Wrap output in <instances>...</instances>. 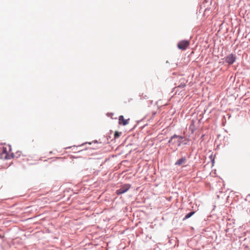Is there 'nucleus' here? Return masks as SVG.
Returning a JSON list of instances; mask_svg holds the SVG:
<instances>
[{
    "label": "nucleus",
    "mask_w": 250,
    "mask_h": 250,
    "mask_svg": "<svg viewBox=\"0 0 250 250\" xmlns=\"http://www.w3.org/2000/svg\"><path fill=\"white\" fill-rule=\"evenodd\" d=\"M177 66V64L176 63L173 66L174 67H175Z\"/></svg>",
    "instance_id": "1a4fd4ad"
},
{
    "label": "nucleus",
    "mask_w": 250,
    "mask_h": 250,
    "mask_svg": "<svg viewBox=\"0 0 250 250\" xmlns=\"http://www.w3.org/2000/svg\"><path fill=\"white\" fill-rule=\"evenodd\" d=\"M186 161H187L186 158L185 157H182V158H180V159H179L175 163V165L181 166V165H182L183 164H185L186 163Z\"/></svg>",
    "instance_id": "423d86ee"
},
{
    "label": "nucleus",
    "mask_w": 250,
    "mask_h": 250,
    "mask_svg": "<svg viewBox=\"0 0 250 250\" xmlns=\"http://www.w3.org/2000/svg\"><path fill=\"white\" fill-rule=\"evenodd\" d=\"M195 213V211H192L188 213L185 217L183 218V220H185L189 218H190L191 216H192Z\"/></svg>",
    "instance_id": "0eeeda50"
},
{
    "label": "nucleus",
    "mask_w": 250,
    "mask_h": 250,
    "mask_svg": "<svg viewBox=\"0 0 250 250\" xmlns=\"http://www.w3.org/2000/svg\"><path fill=\"white\" fill-rule=\"evenodd\" d=\"M189 45V41L187 40H183L179 42L177 47L179 49L185 50Z\"/></svg>",
    "instance_id": "7ed1b4c3"
},
{
    "label": "nucleus",
    "mask_w": 250,
    "mask_h": 250,
    "mask_svg": "<svg viewBox=\"0 0 250 250\" xmlns=\"http://www.w3.org/2000/svg\"><path fill=\"white\" fill-rule=\"evenodd\" d=\"M0 238H3V236H2L1 235H0Z\"/></svg>",
    "instance_id": "9d476101"
},
{
    "label": "nucleus",
    "mask_w": 250,
    "mask_h": 250,
    "mask_svg": "<svg viewBox=\"0 0 250 250\" xmlns=\"http://www.w3.org/2000/svg\"><path fill=\"white\" fill-rule=\"evenodd\" d=\"M235 56L233 54H230L225 58L226 62L229 64H232L235 61Z\"/></svg>",
    "instance_id": "20e7f679"
},
{
    "label": "nucleus",
    "mask_w": 250,
    "mask_h": 250,
    "mask_svg": "<svg viewBox=\"0 0 250 250\" xmlns=\"http://www.w3.org/2000/svg\"><path fill=\"white\" fill-rule=\"evenodd\" d=\"M121 132H119L118 131H116L115 134H114V138H118L121 134Z\"/></svg>",
    "instance_id": "6e6552de"
},
{
    "label": "nucleus",
    "mask_w": 250,
    "mask_h": 250,
    "mask_svg": "<svg viewBox=\"0 0 250 250\" xmlns=\"http://www.w3.org/2000/svg\"><path fill=\"white\" fill-rule=\"evenodd\" d=\"M129 119H125L123 115L119 117V124L123 125H125L128 124Z\"/></svg>",
    "instance_id": "39448f33"
},
{
    "label": "nucleus",
    "mask_w": 250,
    "mask_h": 250,
    "mask_svg": "<svg viewBox=\"0 0 250 250\" xmlns=\"http://www.w3.org/2000/svg\"><path fill=\"white\" fill-rule=\"evenodd\" d=\"M131 187L129 184H125L121 186L120 189L116 190V193L117 195H120L126 192Z\"/></svg>",
    "instance_id": "f03ea898"
},
{
    "label": "nucleus",
    "mask_w": 250,
    "mask_h": 250,
    "mask_svg": "<svg viewBox=\"0 0 250 250\" xmlns=\"http://www.w3.org/2000/svg\"><path fill=\"white\" fill-rule=\"evenodd\" d=\"M183 137L180 136L174 135L172 136L169 140L168 143L171 144L174 147L179 146L181 144L182 140Z\"/></svg>",
    "instance_id": "f257e3e1"
},
{
    "label": "nucleus",
    "mask_w": 250,
    "mask_h": 250,
    "mask_svg": "<svg viewBox=\"0 0 250 250\" xmlns=\"http://www.w3.org/2000/svg\"><path fill=\"white\" fill-rule=\"evenodd\" d=\"M185 84H184V85H182L181 86L184 87V86H185Z\"/></svg>",
    "instance_id": "9b49d317"
}]
</instances>
